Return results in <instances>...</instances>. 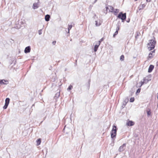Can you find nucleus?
I'll return each instance as SVG.
<instances>
[{
  "mask_svg": "<svg viewBox=\"0 0 158 158\" xmlns=\"http://www.w3.org/2000/svg\"><path fill=\"white\" fill-rule=\"evenodd\" d=\"M117 129L116 126L114 125L111 133V137L112 139L116 136Z\"/></svg>",
  "mask_w": 158,
  "mask_h": 158,
  "instance_id": "2",
  "label": "nucleus"
},
{
  "mask_svg": "<svg viewBox=\"0 0 158 158\" xmlns=\"http://www.w3.org/2000/svg\"><path fill=\"white\" fill-rule=\"evenodd\" d=\"M155 52V50H154L153 51L151 52L150 53H149L148 57L149 58L151 59L153 57V56H152V54L154 53Z\"/></svg>",
  "mask_w": 158,
  "mask_h": 158,
  "instance_id": "12",
  "label": "nucleus"
},
{
  "mask_svg": "<svg viewBox=\"0 0 158 158\" xmlns=\"http://www.w3.org/2000/svg\"><path fill=\"white\" fill-rule=\"evenodd\" d=\"M18 27V28H17V29H19V28H20V27Z\"/></svg>",
  "mask_w": 158,
  "mask_h": 158,
  "instance_id": "37",
  "label": "nucleus"
},
{
  "mask_svg": "<svg viewBox=\"0 0 158 158\" xmlns=\"http://www.w3.org/2000/svg\"><path fill=\"white\" fill-rule=\"evenodd\" d=\"M104 39L103 38H102L101 40H100V43L101 42H102V41Z\"/></svg>",
  "mask_w": 158,
  "mask_h": 158,
  "instance_id": "32",
  "label": "nucleus"
},
{
  "mask_svg": "<svg viewBox=\"0 0 158 158\" xmlns=\"http://www.w3.org/2000/svg\"><path fill=\"white\" fill-rule=\"evenodd\" d=\"M151 79H148V77H145L143 78V81H144L145 83H147Z\"/></svg>",
  "mask_w": 158,
  "mask_h": 158,
  "instance_id": "14",
  "label": "nucleus"
},
{
  "mask_svg": "<svg viewBox=\"0 0 158 158\" xmlns=\"http://www.w3.org/2000/svg\"><path fill=\"white\" fill-rule=\"evenodd\" d=\"M140 89L139 88L136 91V93H139L140 92Z\"/></svg>",
  "mask_w": 158,
  "mask_h": 158,
  "instance_id": "30",
  "label": "nucleus"
},
{
  "mask_svg": "<svg viewBox=\"0 0 158 158\" xmlns=\"http://www.w3.org/2000/svg\"><path fill=\"white\" fill-rule=\"evenodd\" d=\"M97 1V0H95L94 1L93 3V4H94Z\"/></svg>",
  "mask_w": 158,
  "mask_h": 158,
  "instance_id": "33",
  "label": "nucleus"
},
{
  "mask_svg": "<svg viewBox=\"0 0 158 158\" xmlns=\"http://www.w3.org/2000/svg\"><path fill=\"white\" fill-rule=\"evenodd\" d=\"M56 41H53L52 42V44L53 45H55V44H56Z\"/></svg>",
  "mask_w": 158,
  "mask_h": 158,
  "instance_id": "31",
  "label": "nucleus"
},
{
  "mask_svg": "<svg viewBox=\"0 0 158 158\" xmlns=\"http://www.w3.org/2000/svg\"><path fill=\"white\" fill-rule=\"evenodd\" d=\"M117 17L119 19H121L122 20V22H124L126 18V13L123 14L122 12H121L119 14Z\"/></svg>",
  "mask_w": 158,
  "mask_h": 158,
  "instance_id": "3",
  "label": "nucleus"
},
{
  "mask_svg": "<svg viewBox=\"0 0 158 158\" xmlns=\"http://www.w3.org/2000/svg\"><path fill=\"white\" fill-rule=\"evenodd\" d=\"M135 0V1H137V0Z\"/></svg>",
  "mask_w": 158,
  "mask_h": 158,
  "instance_id": "38",
  "label": "nucleus"
},
{
  "mask_svg": "<svg viewBox=\"0 0 158 158\" xmlns=\"http://www.w3.org/2000/svg\"><path fill=\"white\" fill-rule=\"evenodd\" d=\"M119 30V26L118 25L116 28V31H118H118Z\"/></svg>",
  "mask_w": 158,
  "mask_h": 158,
  "instance_id": "25",
  "label": "nucleus"
},
{
  "mask_svg": "<svg viewBox=\"0 0 158 158\" xmlns=\"http://www.w3.org/2000/svg\"><path fill=\"white\" fill-rule=\"evenodd\" d=\"M95 22H96V24H95L97 26H100L101 24L100 23V22L98 23V21H96Z\"/></svg>",
  "mask_w": 158,
  "mask_h": 158,
  "instance_id": "21",
  "label": "nucleus"
},
{
  "mask_svg": "<svg viewBox=\"0 0 158 158\" xmlns=\"http://www.w3.org/2000/svg\"><path fill=\"white\" fill-rule=\"evenodd\" d=\"M38 8L37 4L36 3H34L33 5V9H36Z\"/></svg>",
  "mask_w": 158,
  "mask_h": 158,
  "instance_id": "18",
  "label": "nucleus"
},
{
  "mask_svg": "<svg viewBox=\"0 0 158 158\" xmlns=\"http://www.w3.org/2000/svg\"><path fill=\"white\" fill-rule=\"evenodd\" d=\"M8 105H6V104H5L4 106L3 107V108L4 109H6L7 108V107L8 106Z\"/></svg>",
  "mask_w": 158,
  "mask_h": 158,
  "instance_id": "26",
  "label": "nucleus"
},
{
  "mask_svg": "<svg viewBox=\"0 0 158 158\" xmlns=\"http://www.w3.org/2000/svg\"><path fill=\"white\" fill-rule=\"evenodd\" d=\"M72 25H69L68 26V33H69V31L70 29H71L72 27Z\"/></svg>",
  "mask_w": 158,
  "mask_h": 158,
  "instance_id": "20",
  "label": "nucleus"
},
{
  "mask_svg": "<svg viewBox=\"0 0 158 158\" xmlns=\"http://www.w3.org/2000/svg\"><path fill=\"white\" fill-rule=\"evenodd\" d=\"M126 124L128 126H133L134 124V123L132 121H129Z\"/></svg>",
  "mask_w": 158,
  "mask_h": 158,
  "instance_id": "8",
  "label": "nucleus"
},
{
  "mask_svg": "<svg viewBox=\"0 0 158 158\" xmlns=\"http://www.w3.org/2000/svg\"><path fill=\"white\" fill-rule=\"evenodd\" d=\"M50 16L49 15H47L45 16V19L46 21H48L49 20Z\"/></svg>",
  "mask_w": 158,
  "mask_h": 158,
  "instance_id": "13",
  "label": "nucleus"
},
{
  "mask_svg": "<svg viewBox=\"0 0 158 158\" xmlns=\"http://www.w3.org/2000/svg\"><path fill=\"white\" fill-rule=\"evenodd\" d=\"M140 83H141V85H140V87H141V86L144 84V83H145V82H144V81H141L140 82Z\"/></svg>",
  "mask_w": 158,
  "mask_h": 158,
  "instance_id": "29",
  "label": "nucleus"
},
{
  "mask_svg": "<svg viewBox=\"0 0 158 158\" xmlns=\"http://www.w3.org/2000/svg\"><path fill=\"white\" fill-rule=\"evenodd\" d=\"M42 31L41 29L39 30L38 33L39 35H41L42 34Z\"/></svg>",
  "mask_w": 158,
  "mask_h": 158,
  "instance_id": "28",
  "label": "nucleus"
},
{
  "mask_svg": "<svg viewBox=\"0 0 158 158\" xmlns=\"http://www.w3.org/2000/svg\"><path fill=\"white\" fill-rule=\"evenodd\" d=\"M60 95V92H59L57 93H56V94L55 96L54 97V98H55V99H56V98H57L59 97Z\"/></svg>",
  "mask_w": 158,
  "mask_h": 158,
  "instance_id": "15",
  "label": "nucleus"
},
{
  "mask_svg": "<svg viewBox=\"0 0 158 158\" xmlns=\"http://www.w3.org/2000/svg\"><path fill=\"white\" fill-rule=\"evenodd\" d=\"M126 145V144L124 143L120 146L118 149V151L120 152H122L123 151L125 148Z\"/></svg>",
  "mask_w": 158,
  "mask_h": 158,
  "instance_id": "4",
  "label": "nucleus"
},
{
  "mask_svg": "<svg viewBox=\"0 0 158 158\" xmlns=\"http://www.w3.org/2000/svg\"><path fill=\"white\" fill-rule=\"evenodd\" d=\"M146 5V4H143L141 5H140L138 7V9L139 10L143 9L145 6Z\"/></svg>",
  "mask_w": 158,
  "mask_h": 158,
  "instance_id": "10",
  "label": "nucleus"
},
{
  "mask_svg": "<svg viewBox=\"0 0 158 158\" xmlns=\"http://www.w3.org/2000/svg\"><path fill=\"white\" fill-rule=\"evenodd\" d=\"M119 10L118 9H115L114 11L113 10V12L114 15H117V13L119 12Z\"/></svg>",
  "mask_w": 158,
  "mask_h": 158,
  "instance_id": "17",
  "label": "nucleus"
},
{
  "mask_svg": "<svg viewBox=\"0 0 158 158\" xmlns=\"http://www.w3.org/2000/svg\"><path fill=\"white\" fill-rule=\"evenodd\" d=\"M31 50V48L30 46H28L26 47L25 50H24V52L25 53H28L29 52H30Z\"/></svg>",
  "mask_w": 158,
  "mask_h": 158,
  "instance_id": "9",
  "label": "nucleus"
},
{
  "mask_svg": "<svg viewBox=\"0 0 158 158\" xmlns=\"http://www.w3.org/2000/svg\"><path fill=\"white\" fill-rule=\"evenodd\" d=\"M41 142V139H39L36 140L37 145H39Z\"/></svg>",
  "mask_w": 158,
  "mask_h": 158,
  "instance_id": "19",
  "label": "nucleus"
},
{
  "mask_svg": "<svg viewBox=\"0 0 158 158\" xmlns=\"http://www.w3.org/2000/svg\"><path fill=\"white\" fill-rule=\"evenodd\" d=\"M118 31H115L114 34L113 35V37H115V35H116L118 34Z\"/></svg>",
  "mask_w": 158,
  "mask_h": 158,
  "instance_id": "27",
  "label": "nucleus"
},
{
  "mask_svg": "<svg viewBox=\"0 0 158 158\" xmlns=\"http://www.w3.org/2000/svg\"><path fill=\"white\" fill-rule=\"evenodd\" d=\"M149 40V42L148 44V47L149 51L153 49L155 46L156 44V41L155 40Z\"/></svg>",
  "mask_w": 158,
  "mask_h": 158,
  "instance_id": "1",
  "label": "nucleus"
},
{
  "mask_svg": "<svg viewBox=\"0 0 158 158\" xmlns=\"http://www.w3.org/2000/svg\"><path fill=\"white\" fill-rule=\"evenodd\" d=\"M10 99L9 98H6L5 100V104H6L7 105H8L9 102H10Z\"/></svg>",
  "mask_w": 158,
  "mask_h": 158,
  "instance_id": "16",
  "label": "nucleus"
},
{
  "mask_svg": "<svg viewBox=\"0 0 158 158\" xmlns=\"http://www.w3.org/2000/svg\"><path fill=\"white\" fill-rule=\"evenodd\" d=\"M124 56L123 55H122L120 57V60L121 61L124 60Z\"/></svg>",
  "mask_w": 158,
  "mask_h": 158,
  "instance_id": "23",
  "label": "nucleus"
},
{
  "mask_svg": "<svg viewBox=\"0 0 158 158\" xmlns=\"http://www.w3.org/2000/svg\"><path fill=\"white\" fill-rule=\"evenodd\" d=\"M100 44V41H98L97 42V44L95 45L94 47V51L96 52L97 51L98 49Z\"/></svg>",
  "mask_w": 158,
  "mask_h": 158,
  "instance_id": "6",
  "label": "nucleus"
},
{
  "mask_svg": "<svg viewBox=\"0 0 158 158\" xmlns=\"http://www.w3.org/2000/svg\"><path fill=\"white\" fill-rule=\"evenodd\" d=\"M147 114H148V115H149V112H148Z\"/></svg>",
  "mask_w": 158,
  "mask_h": 158,
  "instance_id": "36",
  "label": "nucleus"
},
{
  "mask_svg": "<svg viewBox=\"0 0 158 158\" xmlns=\"http://www.w3.org/2000/svg\"><path fill=\"white\" fill-rule=\"evenodd\" d=\"M8 83V81H7L5 80H0V84H1L7 85Z\"/></svg>",
  "mask_w": 158,
  "mask_h": 158,
  "instance_id": "7",
  "label": "nucleus"
},
{
  "mask_svg": "<svg viewBox=\"0 0 158 158\" xmlns=\"http://www.w3.org/2000/svg\"><path fill=\"white\" fill-rule=\"evenodd\" d=\"M106 9L107 11L108 10L109 12H113L114 8L111 6H106Z\"/></svg>",
  "mask_w": 158,
  "mask_h": 158,
  "instance_id": "5",
  "label": "nucleus"
},
{
  "mask_svg": "<svg viewBox=\"0 0 158 158\" xmlns=\"http://www.w3.org/2000/svg\"><path fill=\"white\" fill-rule=\"evenodd\" d=\"M154 68V66L153 65H150L149 66V68L148 69V72L150 73H151Z\"/></svg>",
  "mask_w": 158,
  "mask_h": 158,
  "instance_id": "11",
  "label": "nucleus"
},
{
  "mask_svg": "<svg viewBox=\"0 0 158 158\" xmlns=\"http://www.w3.org/2000/svg\"><path fill=\"white\" fill-rule=\"evenodd\" d=\"M147 2H150L151 1V0H146Z\"/></svg>",
  "mask_w": 158,
  "mask_h": 158,
  "instance_id": "34",
  "label": "nucleus"
},
{
  "mask_svg": "<svg viewBox=\"0 0 158 158\" xmlns=\"http://www.w3.org/2000/svg\"><path fill=\"white\" fill-rule=\"evenodd\" d=\"M134 97H132L130 99V102H133L134 101Z\"/></svg>",
  "mask_w": 158,
  "mask_h": 158,
  "instance_id": "22",
  "label": "nucleus"
},
{
  "mask_svg": "<svg viewBox=\"0 0 158 158\" xmlns=\"http://www.w3.org/2000/svg\"><path fill=\"white\" fill-rule=\"evenodd\" d=\"M129 21H130V19H129V20H128L127 21V22H128V23L129 22Z\"/></svg>",
  "mask_w": 158,
  "mask_h": 158,
  "instance_id": "35",
  "label": "nucleus"
},
{
  "mask_svg": "<svg viewBox=\"0 0 158 158\" xmlns=\"http://www.w3.org/2000/svg\"><path fill=\"white\" fill-rule=\"evenodd\" d=\"M73 88V86L71 85H70L68 88L67 89V90H70L72 89Z\"/></svg>",
  "mask_w": 158,
  "mask_h": 158,
  "instance_id": "24",
  "label": "nucleus"
}]
</instances>
